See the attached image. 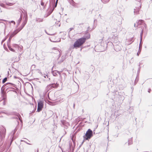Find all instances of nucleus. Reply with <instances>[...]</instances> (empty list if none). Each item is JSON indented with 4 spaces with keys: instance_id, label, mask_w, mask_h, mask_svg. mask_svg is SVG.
Here are the masks:
<instances>
[{
    "instance_id": "23",
    "label": "nucleus",
    "mask_w": 152,
    "mask_h": 152,
    "mask_svg": "<svg viewBox=\"0 0 152 152\" xmlns=\"http://www.w3.org/2000/svg\"><path fill=\"white\" fill-rule=\"evenodd\" d=\"M18 117L19 118V119L20 120L21 122H22V120L21 119V117L20 115H19L18 116Z\"/></svg>"
},
{
    "instance_id": "18",
    "label": "nucleus",
    "mask_w": 152,
    "mask_h": 152,
    "mask_svg": "<svg viewBox=\"0 0 152 152\" xmlns=\"http://www.w3.org/2000/svg\"><path fill=\"white\" fill-rule=\"evenodd\" d=\"M20 30L19 29H18L16 30H15V31L13 32V34H16L17 33H18Z\"/></svg>"
},
{
    "instance_id": "36",
    "label": "nucleus",
    "mask_w": 152,
    "mask_h": 152,
    "mask_svg": "<svg viewBox=\"0 0 152 152\" xmlns=\"http://www.w3.org/2000/svg\"><path fill=\"white\" fill-rule=\"evenodd\" d=\"M57 3H58V1H56L54 7H56Z\"/></svg>"
},
{
    "instance_id": "13",
    "label": "nucleus",
    "mask_w": 152,
    "mask_h": 152,
    "mask_svg": "<svg viewBox=\"0 0 152 152\" xmlns=\"http://www.w3.org/2000/svg\"><path fill=\"white\" fill-rule=\"evenodd\" d=\"M22 19V17L21 15H20V18L18 20V21L17 22V26H18L19 24H20V22H21V21Z\"/></svg>"
},
{
    "instance_id": "27",
    "label": "nucleus",
    "mask_w": 152,
    "mask_h": 152,
    "mask_svg": "<svg viewBox=\"0 0 152 152\" xmlns=\"http://www.w3.org/2000/svg\"><path fill=\"white\" fill-rule=\"evenodd\" d=\"M12 38V37H11L10 36V37L9 39L8 40V41L7 42V44L8 43V44L10 43V40Z\"/></svg>"
},
{
    "instance_id": "7",
    "label": "nucleus",
    "mask_w": 152,
    "mask_h": 152,
    "mask_svg": "<svg viewBox=\"0 0 152 152\" xmlns=\"http://www.w3.org/2000/svg\"><path fill=\"white\" fill-rule=\"evenodd\" d=\"M114 49L116 51L120 50L121 49V45H114Z\"/></svg>"
},
{
    "instance_id": "39",
    "label": "nucleus",
    "mask_w": 152,
    "mask_h": 152,
    "mask_svg": "<svg viewBox=\"0 0 152 152\" xmlns=\"http://www.w3.org/2000/svg\"><path fill=\"white\" fill-rule=\"evenodd\" d=\"M6 131V129H4V131L3 135H5V134Z\"/></svg>"
},
{
    "instance_id": "26",
    "label": "nucleus",
    "mask_w": 152,
    "mask_h": 152,
    "mask_svg": "<svg viewBox=\"0 0 152 152\" xmlns=\"http://www.w3.org/2000/svg\"><path fill=\"white\" fill-rule=\"evenodd\" d=\"M128 144L129 145H131V144H132V142L131 140H128Z\"/></svg>"
},
{
    "instance_id": "25",
    "label": "nucleus",
    "mask_w": 152,
    "mask_h": 152,
    "mask_svg": "<svg viewBox=\"0 0 152 152\" xmlns=\"http://www.w3.org/2000/svg\"><path fill=\"white\" fill-rule=\"evenodd\" d=\"M0 6L3 8L5 7V5L1 2H0Z\"/></svg>"
},
{
    "instance_id": "35",
    "label": "nucleus",
    "mask_w": 152,
    "mask_h": 152,
    "mask_svg": "<svg viewBox=\"0 0 152 152\" xmlns=\"http://www.w3.org/2000/svg\"><path fill=\"white\" fill-rule=\"evenodd\" d=\"M15 35V34H13V32L12 34L11 35H10V37H13Z\"/></svg>"
},
{
    "instance_id": "3",
    "label": "nucleus",
    "mask_w": 152,
    "mask_h": 152,
    "mask_svg": "<svg viewBox=\"0 0 152 152\" xmlns=\"http://www.w3.org/2000/svg\"><path fill=\"white\" fill-rule=\"evenodd\" d=\"M93 135V132L90 129H88L86 132L85 135H84L83 137L86 140H88L90 139Z\"/></svg>"
},
{
    "instance_id": "30",
    "label": "nucleus",
    "mask_w": 152,
    "mask_h": 152,
    "mask_svg": "<svg viewBox=\"0 0 152 152\" xmlns=\"http://www.w3.org/2000/svg\"><path fill=\"white\" fill-rule=\"evenodd\" d=\"M2 100L3 101V105H5V102L6 101V99H2Z\"/></svg>"
},
{
    "instance_id": "4",
    "label": "nucleus",
    "mask_w": 152,
    "mask_h": 152,
    "mask_svg": "<svg viewBox=\"0 0 152 152\" xmlns=\"http://www.w3.org/2000/svg\"><path fill=\"white\" fill-rule=\"evenodd\" d=\"M58 84L57 83H52L48 85L47 87V89L48 91L51 89L53 88H55L57 87L58 86Z\"/></svg>"
},
{
    "instance_id": "31",
    "label": "nucleus",
    "mask_w": 152,
    "mask_h": 152,
    "mask_svg": "<svg viewBox=\"0 0 152 152\" xmlns=\"http://www.w3.org/2000/svg\"><path fill=\"white\" fill-rule=\"evenodd\" d=\"M12 46L15 48H17L18 47V45L16 44H13Z\"/></svg>"
},
{
    "instance_id": "43",
    "label": "nucleus",
    "mask_w": 152,
    "mask_h": 152,
    "mask_svg": "<svg viewBox=\"0 0 152 152\" xmlns=\"http://www.w3.org/2000/svg\"><path fill=\"white\" fill-rule=\"evenodd\" d=\"M1 21H5L4 20H2V19H0V23H1Z\"/></svg>"
},
{
    "instance_id": "12",
    "label": "nucleus",
    "mask_w": 152,
    "mask_h": 152,
    "mask_svg": "<svg viewBox=\"0 0 152 152\" xmlns=\"http://www.w3.org/2000/svg\"><path fill=\"white\" fill-rule=\"evenodd\" d=\"M27 22V21L25 20L23 21L21 26V28L20 29V30H21Z\"/></svg>"
},
{
    "instance_id": "54",
    "label": "nucleus",
    "mask_w": 152,
    "mask_h": 152,
    "mask_svg": "<svg viewBox=\"0 0 152 152\" xmlns=\"http://www.w3.org/2000/svg\"><path fill=\"white\" fill-rule=\"evenodd\" d=\"M0 2H1V0H0Z\"/></svg>"
},
{
    "instance_id": "45",
    "label": "nucleus",
    "mask_w": 152,
    "mask_h": 152,
    "mask_svg": "<svg viewBox=\"0 0 152 152\" xmlns=\"http://www.w3.org/2000/svg\"><path fill=\"white\" fill-rule=\"evenodd\" d=\"M151 91V90L150 89H149L148 90V92L150 93V91Z\"/></svg>"
},
{
    "instance_id": "29",
    "label": "nucleus",
    "mask_w": 152,
    "mask_h": 152,
    "mask_svg": "<svg viewBox=\"0 0 152 152\" xmlns=\"http://www.w3.org/2000/svg\"><path fill=\"white\" fill-rule=\"evenodd\" d=\"M45 32L48 35H54V34H49L46 31V30H45Z\"/></svg>"
},
{
    "instance_id": "46",
    "label": "nucleus",
    "mask_w": 152,
    "mask_h": 152,
    "mask_svg": "<svg viewBox=\"0 0 152 152\" xmlns=\"http://www.w3.org/2000/svg\"><path fill=\"white\" fill-rule=\"evenodd\" d=\"M20 141H21V142H23V141H24V140H20Z\"/></svg>"
},
{
    "instance_id": "6",
    "label": "nucleus",
    "mask_w": 152,
    "mask_h": 152,
    "mask_svg": "<svg viewBox=\"0 0 152 152\" xmlns=\"http://www.w3.org/2000/svg\"><path fill=\"white\" fill-rule=\"evenodd\" d=\"M60 56H59V57L57 59V62L58 64H60L65 59V56H62L61 57H60Z\"/></svg>"
},
{
    "instance_id": "51",
    "label": "nucleus",
    "mask_w": 152,
    "mask_h": 152,
    "mask_svg": "<svg viewBox=\"0 0 152 152\" xmlns=\"http://www.w3.org/2000/svg\"><path fill=\"white\" fill-rule=\"evenodd\" d=\"M12 142V140L10 142V143H11Z\"/></svg>"
},
{
    "instance_id": "2",
    "label": "nucleus",
    "mask_w": 152,
    "mask_h": 152,
    "mask_svg": "<svg viewBox=\"0 0 152 152\" xmlns=\"http://www.w3.org/2000/svg\"><path fill=\"white\" fill-rule=\"evenodd\" d=\"M13 85L12 86H14L15 85L13 83H8L5 84H4L3 86L1 88V96L3 97L2 99H6V95L5 93H4L3 91V90L2 91V89L3 88H5V87H9L10 86L8 85Z\"/></svg>"
},
{
    "instance_id": "21",
    "label": "nucleus",
    "mask_w": 152,
    "mask_h": 152,
    "mask_svg": "<svg viewBox=\"0 0 152 152\" xmlns=\"http://www.w3.org/2000/svg\"><path fill=\"white\" fill-rule=\"evenodd\" d=\"M113 33H115L117 32V30L116 28H113L112 29Z\"/></svg>"
},
{
    "instance_id": "32",
    "label": "nucleus",
    "mask_w": 152,
    "mask_h": 152,
    "mask_svg": "<svg viewBox=\"0 0 152 152\" xmlns=\"http://www.w3.org/2000/svg\"><path fill=\"white\" fill-rule=\"evenodd\" d=\"M35 66L36 65H35L33 64L31 66V68L34 69L35 67Z\"/></svg>"
},
{
    "instance_id": "5",
    "label": "nucleus",
    "mask_w": 152,
    "mask_h": 152,
    "mask_svg": "<svg viewBox=\"0 0 152 152\" xmlns=\"http://www.w3.org/2000/svg\"><path fill=\"white\" fill-rule=\"evenodd\" d=\"M43 107V102L41 101L39 102L38 103V108L37 111L39 112L41 111Z\"/></svg>"
},
{
    "instance_id": "55",
    "label": "nucleus",
    "mask_w": 152,
    "mask_h": 152,
    "mask_svg": "<svg viewBox=\"0 0 152 152\" xmlns=\"http://www.w3.org/2000/svg\"><path fill=\"white\" fill-rule=\"evenodd\" d=\"M56 1H58V0H56Z\"/></svg>"
},
{
    "instance_id": "17",
    "label": "nucleus",
    "mask_w": 152,
    "mask_h": 152,
    "mask_svg": "<svg viewBox=\"0 0 152 152\" xmlns=\"http://www.w3.org/2000/svg\"><path fill=\"white\" fill-rule=\"evenodd\" d=\"M54 53L56 54H58L59 56H61L60 52V51L58 50H56L55 51H54Z\"/></svg>"
},
{
    "instance_id": "37",
    "label": "nucleus",
    "mask_w": 152,
    "mask_h": 152,
    "mask_svg": "<svg viewBox=\"0 0 152 152\" xmlns=\"http://www.w3.org/2000/svg\"><path fill=\"white\" fill-rule=\"evenodd\" d=\"M10 22L11 23H13L14 25H15V22L14 21H13V20L11 21Z\"/></svg>"
},
{
    "instance_id": "38",
    "label": "nucleus",
    "mask_w": 152,
    "mask_h": 152,
    "mask_svg": "<svg viewBox=\"0 0 152 152\" xmlns=\"http://www.w3.org/2000/svg\"><path fill=\"white\" fill-rule=\"evenodd\" d=\"M73 29V28H70L69 29V32L71 30Z\"/></svg>"
},
{
    "instance_id": "28",
    "label": "nucleus",
    "mask_w": 152,
    "mask_h": 152,
    "mask_svg": "<svg viewBox=\"0 0 152 152\" xmlns=\"http://www.w3.org/2000/svg\"><path fill=\"white\" fill-rule=\"evenodd\" d=\"M41 5L44 7V8L45 7V6H44V3L43 1H41Z\"/></svg>"
},
{
    "instance_id": "48",
    "label": "nucleus",
    "mask_w": 152,
    "mask_h": 152,
    "mask_svg": "<svg viewBox=\"0 0 152 152\" xmlns=\"http://www.w3.org/2000/svg\"><path fill=\"white\" fill-rule=\"evenodd\" d=\"M110 38H110V37H109V38H108V39H111Z\"/></svg>"
},
{
    "instance_id": "33",
    "label": "nucleus",
    "mask_w": 152,
    "mask_h": 152,
    "mask_svg": "<svg viewBox=\"0 0 152 152\" xmlns=\"http://www.w3.org/2000/svg\"><path fill=\"white\" fill-rule=\"evenodd\" d=\"M15 35V34H13V32L12 34L11 35H10V37H13Z\"/></svg>"
},
{
    "instance_id": "40",
    "label": "nucleus",
    "mask_w": 152,
    "mask_h": 152,
    "mask_svg": "<svg viewBox=\"0 0 152 152\" xmlns=\"http://www.w3.org/2000/svg\"><path fill=\"white\" fill-rule=\"evenodd\" d=\"M115 37V36L114 35H113V36H112V38L113 39H114V37Z\"/></svg>"
},
{
    "instance_id": "16",
    "label": "nucleus",
    "mask_w": 152,
    "mask_h": 152,
    "mask_svg": "<svg viewBox=\"0 0 152 152\" xmlns=\"http://www.w3.org/2000/svg\"><path fill=\"white\" fill-rule=\"evenodd\" d=\"M142 34H143V30H142V31L140 33V45H139V48H140V45L141 44V41H142Z\"/></svg>"
},
{
    "instance_id": "56",
    "label": "nucleus",
    "mask_w": 152,
    "mask_h": 152,
    "mask_svg": "<svg viewBox=\"0 0 152 152\" xmlns=\"http://www.w3.org/2000/svg\"><path fill=\"white\" fill-rule=\"evenodd\" d=\"M1 101V100H0V101Z\"/></svg>"
},
{
    "instance_id": "1",
    "label": "nucleus",
    "mask_w": 152,
    "mask_h": 152,
    "mask_svg": "<svg viewBox=\"0 0 152 152\" xmlns=\"http://www.w3.org/2000/svg\"><path fill=\"white\" fill-rule=\"evenodd\" d=\"M90 34H88L87 36H85L84 37L77 39L74 42L73 45H71L70 46L69 50H71L74 48L77 49L80 48L85 43L87 39H88L90 38Z\"/></svg>"
},
{
    "instance_id": "41",
    "label": "nucleus",
    "mask_w": 152,
    "mask_h": 152,
    "mask_svg": "<svg viewBox=\"0 0 152 152\" xmlns=\"http://www.w3.org/2000/svg\"><path fill=\"white\" fill-rule=\"evenodd\" d=\"M4 113L7 115H9L10 114V113H8L7 112H6V113Z\"/></svg>"
},
{
    "instance_id": "14",
    "label": "nucleus",
    "mask_w": 152,
    "mask_h": 152,
    "mask_svg": "<svg viewBox=\"0 0 152 152\" xmlns=\"http://www.w3.org/2000/svg\"><path fill=\"white\" fill-rule=\"evenodd\" d=\"M7 45V46H8V47L9 49L10 50H11L12 52H15V50L11 47L10 46V45L9 44H8V43Z\"/></svg>"
},
{
    "instance_id": "50",
    "label": "nucleus",
    "mask_w": 152,
    "mask_h": 152,
    "mask_svg": "<svg viewBox=\"0 0 152 152\" xmlns=\"http://www.w3.org/2000/svg\"><path fill=\"white\" fill-rule=\"evenodd\" d=\"M99 16H100V17H101V15H100V14H99Z\"/></svg>"
},
{
    "instance_id": "11",
    "label": "nucleus",
    "mask_w": 152,
    "mask_h": 152,
    "mask_svg": "<svg viewBox=\"0 0 152 152\" xmlns=\"http://www.w3.org/2000/svg\"><path fill=\"white\" fill-rule=\"evenodd\" d=\"M52 73L54 76H56L58 74H59V72L58 71H55L52 72Z\"/></svg>"
},
{
    "instance_id": "52",
    "label": "nucleus",
    "mask_w": 152,
    "mask_h": 152,
    "mask_svg": "<svg viewBox=\"0 0 152 152\" xmlns=\"http://www.w3.org/2000/svg\"><path fill=\"white\" fill-rule=\"evenodd\" d=\"M27 143V144H29V143Z\"/></svg>"
},
{
    "instance_id": "9",
    "label": "nucleus",
    "mask_w": 152,
    "mask_h": 152,
    "mask_svg": "<svg viewBox=\"0 0 152 152\" xmlns=\"http://www.w3.org/2000/svg\"><path fill=\"white\" fill-rule=\"evenodd\" d=\"M143 21L142 20H139L137 23H136L134 24V26L137 27L139 25H140L141 23H142Z\"/></svg>"
},
{
    "instance_id": "49",
    "label": "nucleus",
    "mask_w": 152,
    "mask_h": 152,
    "mask_svg": "<svg viewBox=\"0 0 152 152\" xmlns=\"http://www.w3.org/2000/svg\"><path fill=\"white\" fill-rule=\"evenodd\" d=\"M0 10H1V12H2V11H1V8H0Z\"/></svg>"
},
{
    "instance_id": "24",
    "label": "nucleus",
    "mask_w": 152,
    "mask_h": 152,
    "mask_svg": "<svg viewBox=\"0 0 152 152\" xmlns=\"http://www.w3.org/2000/svg\"><path fill=\"white\" fill-rule=\"evenodd\" d=\"M141 46H142V45H141L140 48H141ZM140 48H139V50L138 51V52H137V54L138 56L139 55V54L140 53Z\"/></svg>"
},
{
    "instance_id": "34",
    "label": "nucleus",
    "mask_w": 152,
    "mask_h": 152,
    "mask_svg": "<svg viewBox=\"0 0 152 152\" xmlns=\"http://www.w3.org/2000/svg\"><path fill=\"white\" fill-rule=\"evenodd\" d=\"M15 35V34H13V32L12 34L11 35H10V37H13Z\"/></svg>"
},
{
    "instance_id": "47",
    "label": "nucleus",
    "mask_w": 152,
    "mask_h": 152,
    "mask_svg": "<svg viewBox=\"0 0 152 152\" xmlns=\"http://www.w3.org/2000/svg\"><path fill=\"white\" fill-rule=\"evenodd\" d=\"M37 152H39V150L38 149L37 150Z\"/></svg>"
},
{
    "instance_id": "22",
    "label": "nucleus",
    "mask_w": 152,
    "mask_h": 152,
    "mask_svg": "<svg viewBox=\"0 0 152 152\" xmlns=\"http://www.w3.org/2000/svg\"><path fill=\"white\" fill-rule=\"evenodd\" d=\"M7 78L6 77H5L3 79L2 82V83H4L7 81Z\"/></svg>"
},
{
    "instance_id": "19",
    "label": "nucleus",
    "mask_w": 152,
    "mask_h": 152,
    "mask_svg": "<svg viewBox=\"0 0 152 152\" xmlns=\"http://www.w3.org/2000/svg\"><path fill=\"white\" fill-rule=\"evenodd\" d=\"M18 50H20V51H21L22 49L23 46L21 45L20 46H18Z\"/></svg>"
},
{
    "instance_id": "44",
    "label": "nucleus",
    "mask_w": 152,
    "mask_h": 152,
    "mask_svg": "<svg viewBox=\"0 0 152 152\" xmlns=\"http://www.w3.org/2000/svg\"><path fill=\"white\" fill-rule=\"evenodd\" d=\"M62 123L63 124V125H64V123H65V121H62Z\"/></svg>"
},
{
    "instance_id": "42",
    "label": "nucleus",
    "mask_w": 152,
    "mask_h": 152,
    "mask_svg": "<svg viewBox=\"0 0 152 152\" xmlns=\"http://www.w3.org/2000/svg\"><path fill=\"white\" fill-rule=\"evenodd\" d=\"M5 40V39H3V40H2V42H1V44H2V43Z\"/></svg>"
},
{
    "instance_id": "53",
    "label": "nucleus",
    "mask_w": 152,
    "mask_h": 152,
    "mask_svg": "<svg viewBox=\"0 0 152 152\" xmlns=\"http://www.w3.org/2000/svg\"><path fill=\"white\" fill-rule=\"evenodd\" d=\"M26 16H27V14L26 15Z\"/></svg>"
},
{
    "instance_id": "10",
    "label": "nucleus",
    "mask_w": 152,
    "mask_h": 152,
    "mask_svg": "<svg viewBox=\"0 0 152 152\" xmlns=\"http://www.w3.org/2000/svg\"><path fill=\"white\" fill-rule=\"evenodd\" d=\"M72 1L70 3V4L72 6L76 7H78L77 4L75 3L73 1V0H71Z\"/></svg>"
},
{
    "instance_id": "15",
    "label": "nucleus",
    "mask_w": 152,
    "mask_h": 152,
    "mask_svg": "<svg viewBox=\"0 0 152 152\" xmlns=\"http://www.w3.org/2000/svg\"><path fill=\"white\" fill-rule=\"evenodd\" d=\"M43 19L39 18H37L36 19V21L38 22H42L43 21Z\"/></svg>"
},
{
    "instance_id": "20",
    "label": "nucleus",
    "mask_w": 152,
    "mask_h": 152,
    "mask_svg": "<svg viewBox=\"0 0 152 152\" xmlns=\"http://www.w3.org/2000/svg\"><path fill=\"white\" fill-rule=\"evenodd\" d=\"M102 2L104 3H108L110 0H101Z\"/></svg>"
},
{
    "instance_id": "8",
    "label": "nucleus",
    "mask_w": 152,
    "mask_h": 152,
    "mask_svg": "<svg viewBox=\"0 0 152 152\" xmlns=\"http://www.w3.org/2000/svg\"><path fill=\"white\" fill-rule=\"evenodd\" d=\"M141 6H140V7H136L134 9V14L135 15H137L139 13V11L140 8H141Z\"/></svg>"
}]
</instances>
